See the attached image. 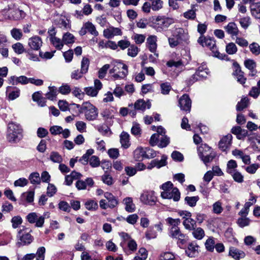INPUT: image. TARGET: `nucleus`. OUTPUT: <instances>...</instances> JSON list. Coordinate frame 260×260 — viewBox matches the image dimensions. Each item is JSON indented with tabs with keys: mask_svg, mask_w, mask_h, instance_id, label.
Instances as JSON below:
<instances>
[{
	"mask_svg": "<svg viewBox=\"0 0 260 260\" xmlns=\"http://www.w3.org/2000/svg\"><path fill=\"white\" fill-rule=\"evenodd\" d=\"M142 152H144V148L142 147L137 148L134 152L135 158L137 160H139L141 158H145V154L142 153Z\"/></svg>",
	"mask_w": 260,
	"mask_h": 260,
	"instance_id": "54",
	"label": "nucleus"
},
{
	"mask_svg": "<svg viewBox=\"0 0 260 260\" xmlns=\"http://www.w3.org/2000/svg\"><path fill=\"white\" fill-rule=\"evenodd\" d=\"M166 165V157L163 155L162 158L160 160L155 159L152 160L150 163L148 165L147 169L151 170L154 167H157L160 168L161 167Z\"/></svg>",
	"mask_w": 260,
	"mask_h": 260,
	"instance_id": "17",
	"label": "nucleus"
},
{
	"mask_svg": "<svg viewBox=\"0 0 260 260\" xmlns=\"http://www.w3.org/2000/svg\"><path fill=\"white\" fill-rule=\"evenodd\" d=\"M50 159L54 162L60 163L62 161L61 156L57 152L53 151L50 155Z\"/></svg>",
	"mask_w": 260,
	"mask_h": 260,
	"instance_id": "48",
	"label": "nucleus"
},
{
	"mask_svg": "<svg viewBox=\"0 0 260 260\" xmlns=\"http://www.w3.org/2000/svg\"><path fill=\"white\" fill-rule=\"evenodd\" d=\"M251 12L255 18L260 19V2L253 3L251 5Z\"/></svg>",
	"mask_w": 260,
	"mask_h": 260,
	"instance_id": "25",
	"label": "nucleus"
},
{
	"mask_svg": "<svg viewBox=\"0 0 260 260\" xmlns=\"http://www.w3.org/2000/svg\"><path fill=\"white\" fill-rule=\"evenodd\" d=\"M250 51L255 55L260 54V46L256 43L253 42L249 46Z\"/></svg>",
	"mask_w": 260,
	"mask_h": 260,
	"instance_id": "44",
	"label": "nucleus"
},
{
	"mask_svg": "<svg viewBox=\"0 0 260 260\" xmlns=\"http://www.w3.org/2000/svg\"><path fill=\"white\" fill-rule=\"evenodd\" d=\"M239 22L243 28L246 29L250 24V18L249 17H245L241 18Z\"/></svg>",
	"mask_w": 260,
	"mask_h": 260,
	"instance_id": "60",
	"label": "nucleus"
},
{
	"mask_svg": "<svg viewBox=\"0 0 260 260\" xmlns=\"http://www.w3.org/2000/svg\"><path fill=\"white\" fill-rule=\"evenodd\" d=\"M110 68V64H106L101 68L99 72V78L100 79H103L105 77L108 70Z\"/></svg>",
	"mask_w": 260,
	"mask_h": 260,
	"instance_id": "55",
	"label": "nucleus"
},
{
	"mask_svg": "<svg viewBox=\"0 0 260 260\" xmlns=\"http://www.w3.org/2000/svg\"><path fill=\"white\" fill-rule=\"evenodd\" d=\"M32 50L31 49H28L26 51V53H27V56L28 57V58L31 60L35 61H39V58L38 57V55L35 54L32 52Z\"/></svg>",
	"mask_w": 260,
	"mask_h": 260,
	"instance_id": "61",
	"label": "nucleus"
},
{
	"mask_svg": "<svg viewBox=\"0 0 260 260\" xmlns=\"http://www.w3.org/2000/svg\"><path fill=\"white\" fill-rule=\"evenodd\" d=\"M237 162L234 160H230L228 161L227 164V172L229 174L233 173V169L237 168Z\"/></svg>",
	"mask_w": 260,
	"mask_h": 260,
	"instance_id": "56",
	"label": "nucleus"
},
{
	"mask_svg": "<svg viewBox=\"0 0 260 260\" xmlns=\"http://www.w3.org/2000/svg\"><path fill=\"white\" fill-rule=\"evenodd\" d=\"M125 205V209L128 212H133L135 210V205L133 202L132 198L127 197L123 200Z\"/></svg>",
	"mask_w": 260,
	"mask_h": 260,
	"instance_id": "26",
	"label": "nucleus"
},
{
	"mask_svg": "<svg viewBox=\"0 0 260 260\" xmlns=\"http://www.w3.org/2000/svg\"><path fill=\"white\" fill-rule=\"evenodd\" d=\"M192 235L193 237L198 240L202 239L205 236L204 231L201 228H197L193 230Z\"/></svg>",
	"mask_w": 260,
	"mask_h": 260,
	"instance_id": "39",
	"label": "nucleus"
},
{
	"mask_svg": "<svg viewBox=\"0 0 260 260\" xmlns=\"http://www.w3.org/2000/svg\"><path fill=\"white\" fill-rule=\"evenodd\" d=\"M244 64L247 69L251 71L252 76H254L256 74L255 68L256 63L254 60L251 59H246L244 62Z\"/></svg>",
	"mask_w": 260,
	"mask_h": 260,
	"instance_id": "21",
	"label": "nucleus"
},
{
	"mask_svg": "<svg viewBox=\"0 0 260 260\" xmlns=\"http://www.w3.org/2000/svg\"><path fill=\"white\" fill-rule=\"evenodd\" d=\"M198 42L203 47L209 48L214 53V55L221 59H228V56L226 54H222L216 51L215 41L213 38L201 36L198 40Z\"/></svg>",
	"mask_w": 260,
	"mask_h": 260,
	"instance_id": "3",
	"label": "nucleus"
},
{
	"mask_svg": "<svg viewBox=\"0 0 260 260\" xmlns=\"http://www.w3.org/2000/svg\"><path fill=\"white\" fill-rule=\"evenodd\" d=\"M28 178L31 183L33 184H39L41 182L40 175L37 172H34L30 174Z\"/></svg>",
	"mask_w": 260,
	"mask_h": 260,
	"instance_id": "35",
	"label": "nucleus"
},
{
	"mask_svg": "<svg viewBox=\"0 0 260 260\" xmlns=\"http://www.w3.org/2000/svg\"><path fill=\"white\" fill-rule=\"evenodd\" d=\"M26 219L30 223H36V226L42 227L44 223L45 217L43 216H38L36 212H31L26 216Z\"/></svg>",
	"mask_w": 260,
	"mask_h": 260,
	"instance_id": "9",
	"label": "nucleus"
},
{
	"mask_svg": "<svg viewBox=\"0 0 260 260\" xmlns=\"http://www.w3.org/2000/svg\"><path fill=\"white\" fill-rule=\"evenodd\" d=\"M248 104V99L247 98H242L240 102H238L236 106V110L238 111L243 110L246 108Z\"/></svg>",
	"mask_w": 260,
	"mask_h": 260,
	"instance_id": "38",
	"label": "nucleus"
},
{
	"mask_svg": "<svg viewBox=\"0 0 260 260\" xmlns=\"http://www.w3.org/2000/svg\"><path fill=\"white\" fill-rule=\"evenodd\" d=\"M62 42L66 45L73 44L75 42V37L72 34L66 32L63 35Z\"/></svg>",
	"mask_w": 260,
	"mask_h": 260,
	"instance_id": "32",
	"label": "nucleus"
},
{
	"mask_svg": "<svg viewBox=\"0 0 260 260\" xmlns=\"http://www.w3.org/2000/svg\"><path fill=\"white\" fill-rule=\"evenodd\" d=\"M225 50L226 53L229 54H234L237 51V48L234 43H230L226 45Z\"/></svg>",
	"mask_w": 260,
	"mask_h": 260,
	"instance_id": "41",
	"label": "nucleus"
},
{
	"mask_svg": "<svg viewBox=\"0 0 260 260\" xmlns=\"http://www.w3.org/2000/svg\"><path fill=\"white\" fill-rule=\"evenodd\" d=\"M140 201L146 205H153L156 201V198L153 191H144L140 196Z\"/></svg>",
	"mask_w": 260,
	"mask_h": 260,
	"instance_id": "11",
	"label": "nucleus"
},
{
	"mask_svg": "<svg viewBox=\"0 0 260 260\" xmlns=\"http://www.w3.org/2000/svg\"><path fill=\"white\" fill-rule=\"evenodd\" d=\"M250 222V220L248 218L241 217L238 219L237 223L240 228H244L249 225Z\"/></svg>",
	"mask_w": 260,
	"mask_h": 260,
	"instance_id": "45",
	"label": "nucleus"
},
{
	"mask_svg": "<svg viewBox=\"0 0 260 260\" xmlns=\"http://www.w3.org/2000/svg\"><path fill=\"white\" fill-rule=\"evenodd\" d=\"M162 5L161 0H154L151 3V8L153 11H158L162 8Z\"/></svg>",
	"mask_w": 260,
	"mask_h": 260,
	"instance_id": "52",
	"label": "nucleus"
},
{
	"mask_svg": "<svg viewBox=\"0 0 260 260\" xmlns=\"http://www.w3.org/2000/svg\"><path fill=\"white\" fill-rule=\"evenodd\" d=\"M42 43L41 38L38 36L31 37L28 41L29 49L34 50H39L42 45Z\"/></svg>",
	"mask_w": 260,
	"mask_h": 260,
	"instance_id": "14",
	"label": "nucleus"
},
{
	"mask_svg": "<svg viewBox=\"0 0 260 260\" xmlns=\"http://www.w3.org/2000/svg\"><path fill=\"white\" fill-rule=\"evenodd\" d=\"M85 206L88 210H95L98 208V203L92 200H89L86 202Z\"/></svg>",
	"mask_w": 260,
	"mask_h": 260,
	"instance_id": "42",
	"label": "nucleus"
},
{
	"mask_svg": "<svg viewBox=\"0 0 260 260\" xmlns=\"http://www.w3.org/2000/svg\"><path fill=\"white\" fill-rule=\"evenodd\" d=\"M225 29L229 34L232 36H237L239 32L237 26L234 22H230L225 27Z\"/></svg>",
	"mask_w": 260,
	"mask_h": 260,
	"instance_id": "20",
	"label": "nucleus"
},
{
	"mask_svg": "<svg viewBox=\"0 0 260 260\" xmlns=\"http://www.w3.org/2000/svg\"><path fill=\"white\" fill-rule=\"evenodd\" d=\"M71 106H74L79 109V112L84 114L86 119L89 121L95 120L98 116V109L94 105L88 102H84L81 105L75 103Z\"/></svg>",
	"mask_w": 260,
	"mask_h": 260,
	"instance_id": "1",
	"label": "nucleus"
},
{
	"mask_svg": "<svg viewBox=\"0 0 260 260\" xmlns=\"http://www.w3.org/2000/svg\"><path fill=\"white\" fill-rule=\"evenodd\" d=\"M171 157L173 160L181 162L184 159L183 154L177 151H174L171 154Z\"/></svg>",
	"mask_w": 260,
	"mask_h": 260,
	"instance_id": "53",
	"label": "nucleus"
},
{
	"mask_svg": "<svg viewBox=\"0 0 260 260\" xmlns=\"http://www.w3.org/2000/svg\"><path fill=\"white\" fill-rule=\"evenodd\" d=\"M23 130L19 124L14 122H10L8 125L7 139L10 143H16L22 138Z\"/></svg>",
	"mask_w": 260,
	"mask_h": 260,
	"instance_id": "2",
	"label": "nucleus"
},
{
	"mask_svg": "<svg viewBox=\"0 0 260 260\" xmlns=\"http://www.w3.org/2000/svg\"><path fill=\"white\" fill-rule=\"evenodd\" d=\"M49 91L46 94V98L49 100H54L56 98L58 90L55 86H49L48 87Z\"/></svg>",
	"mask_w": 260,
	"mask_h": 260,
	"instance_id": "27",
	"label": "nucleus"
},
{
	"mask_svg": "<svg viewBox=\"0 0 260 260\" xmlns=\"http://www.w3.org/2000/svg\"><path fill=\"white\" fill-rule=\"evenodd\" d=\"M47 194L51 197L54 196L57 191V188L53 184L49 183L47 189Z\"/></svg>",
	"mask_w": 260,
	"mask_h": 260,
	"instance_id": "59",
	"label": "nucleus"
},
{
	"mask_svg": "<svg viewBox=\"0 0 260 260\" xmlns=\"http://www.w3.org/2000/svg\"><path fill=\"white\" fill-rule=\"evenodd\" d=\"M159 143L158 146L160 148L166 147L170 143V138L167 136H162L159 138Z\"/></svg>",
	"mask_w": 260,
	"mask_h": 260,
	"instance_id": "47",
	"label": "nucleus"
},
{
	"mask_svg": "<svg viewBox=\"0 0 260 260\" xmlns=\"http://www.w3.org/2000/svg\"><path fill=\"white\" fill-rule=\"evenodd\" d=\"M159 260H175V257L171 252H165L160 255Z\"/></svg>",
	"mask_w": 260,
	"mask_h": 260,
	"instance_id": "58",
	"label": "nucleus"
},
{
	"mask_svg": "<svg viewBox=\"0 0 260 260\" xmlns=\"http://www.w3.org/2000/svg\"><path fill=\"white\" fill-rule=\"evenodd\" d=\"M161 197L163 199H173L174 201L178 202L180 198V192L177 187H174L170 190L161 192Z\"/></svg>",
	"mask_w": 260,
	"mask_h": 260,
	"instance_id": "10",
	"label": "nucleus"
},
{
	"mask_svg": "<svg viewBox=\"0 0 260 260\" xmlns=\"http://www.w3.org/2000/svg\"><path fill=\"white\" fill-rule=\"evenodd\" d=\"M183 224L186 230L192 231L194 230L197 226V221L190 217H183Z\"/></svg>",
	"mask_w": 260,
	"mask_h": 260,
	"instance_id": "19",
	"label": "nucleus"
},
{
	"mask_svg": "<svg viewBox=\"0 0 260 260\" xmlns=\"http://www.w3.org/2000/svg\"><path fill=\"white\" fill-rule=\"evenodd\" d=\"M139 218L138 216L136 214L128 215L126 218V221L129 224H135Z\"/></svg>",
	"mask_w": 260,
	"mask_h": 260,
	"instance_id": "63",
	"label": "nucleus"
},
{
	"mask_svg": "<svg viewBox=\"0 0 260 260\" xmlns=\"http://www.w3.org/2000/svg\"><path fill=\"white\" fill-rule=\"evenodd\" d=\"M215 156L216 153L213 151L212 152H210L209 154H206L205 156H203V157H201L200 158L206 165H207L208 163L213 160Z\"/></svg>",
	"mask_w": 260,
	"mask_h": 260,
	"instance_id": "36",
	"label": "nucleus"
},
{
	"mask_svg": "<svg viewBox=\"0 0 260 260\" xmlns=\"http://www.w3.org/2000/svg\"><path fill=\"white\" fill-rule=\"evenodd\" d=\"M150 106L151 104L149 101H148L147 102H145L144 100L139 99L135 103V109L134 110L130 111L129 114L132 116H134L136 114V110L144 111L146 109V108L149 109L150 108Z\"/></svg>",
	"mask_w": 260,
	"mask_h": 260,
	"instance_id": "12",
	"label": "nucleus"
},
{
	"mask_svg": "<svg viewBox=\"0 0 260 260\" xmlns=\"http://www.w3.org/2000/svg\"><path fill=\"white\" fill-rule=\"evenodd\" d=\"M50 41L53 46L58 50H61L63 46V43L62 40L57 37H51Z\"/></svg>",
	"mask_w": 260,
	"mask_h": 260,
	"instance_id": "33",
	"label": "nucleus"
},
{
	"mask_svg": "<svg viewBox=\"0 0 260 260\" xmlns=\"http://www.w3.org/2000/svg\"><path fill=\"white\" fill-rule=\"evenodd\" d=\"M143 154H145V158H152L156 156L157 152L153 149L146 147L144 148V152H143Z\"/></svg>",
	"mask_w": 260,
	"mask_h": 260,
	"instance_id": "40",
	"label": "nucleus"
},
{
	"mask_svg": "<svg viewBox=\"0 0 260 260\" xmlns=\"http://www.w3.org/2000/svg\"><path fill=\"white\" fill-rule=\"evenodd\" d=\"M232 138L231 134L222 137L218 143L219 148L222 151H226L229 149L232 144Z\"/></svg>",
	"mask_w": 260,
	"mask_h": 260,
	"instance_id": "13",
	"label": "nucleus"
},
{
	"mask_svg": "<svg viewBox=\"0 0 260 260\" xmlns=\"http://www.w3.org/2000/svg\"><path fill=\"white\" fill-rule=\"evenodd\" d=\"M11 222L12 223V227L14 229H16L22 223V219L20 216H16L12 218Z\"/></svg>",
	"mask_w": 260,
	"mask_h": 260,
	"instance_id": "57",
	"label": "nucleus"
},
{
	"mask_svg": "<svg viewBox=\"0 0 260 260\" xmlns=\"http://www.w3.org/2000/svg\"><path fill=\"white\" fill-rule=\"evenodd\" d=\"M90 61L89 59L85 57H83L81 63V71L84 74H86L88 70Z\"/></svg>",
	"mask_w": 260,
	"mask_h": 260,
	"instance_id": "30",
	"label": "nucleus"
},
{
	"mask_svg": "<svg viewBox=\"0 0 260 260\" xmlns=\"http://www.w3.org/2000/svg\"><path fill=\"white\" fill-rule=\"evenodd\" d=\"M84 92L89 96H96L99 91L94 87H88L84 88Z\"/></svg>",
	"mask_w": 260,
	"mask_h": 260,
	"instance_id": "51",
	"label": "nucleus"
},
{
	"mask_svg": "<svg viewBox=\"0 0 260 260\" xmlns=\"http://www.w3.org/2000/svg\"><path fill=\"white\" fill-rule=\"evenodd\" d=\"M12 47L14 52L18 54H21L24 52L25 53L27 50L24 48L23 44L19 42H17L12 45Z\"/></svg>",
	"mask_w": 260,
	"mask_h": 260,
	"instance_id": "31",
	"label": "nucleus"
},
{
	"mask_svg": "<svg viewBox=\"0 0 260 260\" xmlns=\"http://www.w3.org/2000/svg\"><path fill=\"white\" fill-rule=\"evenodd\" d=\"M198 151L200 158L203 157V156H205L206 154L213 152L211 148L206 144H202L199 147Z\"/></svg>",
	"mask_w": 260,
	"mask_h": 260,
	"instance_id": "22",
	"label": "nucleus"
},
{
	"mask_svg": "<svg viewBox=\"0 0 260 260\" xmlns=\"http://www.w3.org/2000/svg\"><path fill=\"white\" fill-rule=\"evenodd\" d=\"M179 106L180 109L186 113L190 112L191 107V101L188 95L183 94L179 100Z\"/></svg>",
	"mask_w": 260,
	"mask_h": 260,
	"instance_id": "8",
	"label": "nucleus"
},
{
	"mask_svg": "<svg viewBox=\"0 0 260 260\" xmlns=\"http://www.w3.org/2000/svg\"><path fill=\"white\" fill-rule=\"evenodd\" d=\"M6 94L8 95L9 100H14L19 97L20 90L16 87L8 86L6 91Z\"/></svg>",
	"mask_w": 260,
	"mask_h": 260,
	"instance_id": "16",
	"label": "nucleus"
},
{
	"mask_svg": "<svg viewBox=\"0 0 260 260\" xmlns=\"http://www.w3.org/2000/svg\"><path fill=\"white\" fill-rule=\"evenodd\" d=\"M170 236L177 240V243L179 247L185 244L188 239L187 236L182 233L178 226H172L170 231Z\"/></svg>",
	"mask_w": 260,
	"mask_h": 260,
	"instance_id": "5",
	"label": "nucleus"
},
{
	"mask_svg": "<svg viewBox=\"0 0 260 260\" xmlns=\"http://www.w3.org/2000/svg\"><path fill=\"white\" fill-rule=\"evenodd\" d=\"M161 93L163 94H168L172 89L169 82H165L160 84Z\"/></svg>",
	"mask_w": 260,
	"mask_h": 260,
	"instance_id": "46",
	"label": "nucleus"
},
{
	"mask_svg": "<svg viewBox=\"0 0 260 260\" xmlns=\"http://www.w3.org/2000/svg\"><path fill=\"white\" fill-rule=\"evenodd\" d=\"M113 68L116 72L112 75L114 80L123 79L128 74V67L122 62H115L114 63Z\"/></svg>",
	"mask_w": 260,
	"mask_h": 260,
	"instance_id": "4",
	"label": "nucleus"
},
{
	"mask_svg": "<svg viewBox=\"0 0 260 260\" xmlns=\"http://www.w3.org/2000/svg\"><path fill=\"white\" fill-rule=\"evenodd\" d=\"M120 143L121 146L126 149L130 146V143L129 141V135L126 132H123L120 135Z\"/></svg>",
	"mask_w": 260,
	"mask_h": 260,
	"instance_id": "23",
	"label": "nucleus"
},
{
	"mask_svg": "<svg viewBox=\"0 0 260 260\" xmlns=\"http://www.w3.org/2000/svg\"><path fill=\"white\" fill-rule=\"evenodd\" d=\"M27 183L28 180L24 178H21L16 180L14 183V185L15 186L23 187L26 185Z\"/></svg>",
	"mask_w": 260,
	"mask_h": 260,
	"instance_id": "64",
	"label": "nucleus"
},
{
	"mask_svg": "<svg viewBox=\"0 0 260 260\" xmlns=\"http://www.w3.org/2000/svg\"><path fill=\"white\" fill-rule=\"evenodd\" d=\"M156 37L150 36L147 39V45L150 52L155 53L157 48Z\"/></svg>",
	"mask_w": 260,
	"mask_h": 260,
	"instance_id": "18",
	"label": "nucleus"
},
{
	"mask_svg": "<svg viewBox=\"0 0 260 260\" xmlns=\"http://www.w3.org/2000/svg\"><path fill=\"white\" fill-rule=\"evenodd\" d=\"M17 237L18 238L17 244L19 247L29 244L33 240V237L29 233L26 232L24 229L19 231Z\"/></svg>",
	"mask_w": 260,
	"mask_h": 260,
	"instance_id": "6",
	"label": "nucleus"
},
{
	"mask_svg": "<svg viewBox=\"0 0 260 260\" xmlns=\"http://www.w3.org/2000/svg\"><path fill=\"white\" fill-rule=\"evenodd\" d=\"M46 249L43 246L39 247L37 251L36 256L37 260H44Z\"/></svg>",
	"mask_w": 260,
	"mask_h": 260,
	"instance_id": "50",
	"label": "nucleus"
},
{
	"mask_svg": "<svg viewBox=\"0 0 260 260\" xmlns=\"http://www.w3.org/2000/svg\"><path fill=\"white\" fill-rule=\"evenodd\" d=\"M222 204L220 201H217L213 205V212L216 214H220L223 211Z\"/></svg>",
	"mask_w": 260,
	"mask_h": 260,
	"instance_id": "49",
	"label": "nucleus"
},
{
	"mask_svg": "<svg viewBox=\"0 0 260 260\" xmlns=\"http://www.w3.org/2000/svg\"><path fill=\"white\" fill-rule=\"evenodd\" d=\"M11 35L16 40H20L22 37L21 29L16 28H14L11 30Z\"/></svg>",
	"mask_w": 260,
	"mask_h": 260,
	"instance_id": "43",
	"label": "nucleus"
},
{
	"mask_svg": "<svg viewBox=\"0 0 260 260\" xmlns=\"http://www.w3.org/2000/svg\"><path fill=\"white\" fill-rule=\"evenodd\" d=\"M205 247L207 250L209 251L212 252L215 248V241L214 238H209L205 242Z\"/></svg>",
	"mask_w": 260,
	"mask_h": 260,
	"instance_id": "37",
	"label": "nucleus"
},
{
	"mask_svg": "<svg viewBox=\"0 0 260 260\" xmlns=\"http://www.w3.org/2000/svg\"><path fill=\"white\" fill-rule=\"evenodd\" d=\"M198 196L188 197L187 196L184 199L185 204L191 207H194L196 206L197 202L199 200Z\"/></svg>",
	"mask_w": 260,
	"mask_h": 260,
	"instance_id": "28",
	"label": "nucleus"
},
{
	"mask_svg": "<svg viewBox=\"0 0 260 260\" xmlns=\"http://www.w3.org/2000/svg\"><path fill=\"white\" fill-rule=\"evenodd\" d=\"M198 246H196L193 243H190L187 249L185 250L186 254L190 257H194L196 254L197 253V249Z\"/></svg>",
	"mask_w": 260,
	"mask_h": 260,
	"instance_id": "29",
	"label": "nucleus"
},
{
	"mask_svg": "<svg viewBox=\"0 0 260 260\" xmlns=\"http://www.w3.org/2000/svg\"><path fill=\"white\" fill-rule=\"evenodd\" d=\"M229 254L235 260H239L240 258H244L245 256V253L242 250L234 247L230 248Z\"/></svg>",
	"mask_w": 260,
	"mask_h": 260,
	"instance_id": "15",
	"label": "nucleus"
},
{
	"mask_svg": "<svg viewBox=\"0 0 260 260\" xmlns=\"http://www.w3.org/2000/svg\"><path fill=\"white\" fill-rule=\"evenodd\" d=\"M84 26L85 27V28H86V30H87L91 35L94 36H97L98 35L99 33L96 30L95 27L91 22H86L84 24Z\"/></svg>",
	"mask_w": 260,
	"mask_h": 260,
	"instance_id": "34",
	"label": "nucleus"
},
{
	"mask_svg": "<svg viewBox=\"0 0 260 260\" xmlns=\"http://www.w3.org/2000/svg\"><path fill=\"white\" fill-rule=\"evenodd\" d=\"M11 17L14 20H19L23 19L25 17V12L18 9H14L11 13Z\"/></svg>",
	"mask_w": 260,
	"mask_h": 260,
	"instance_id": "24",
	"label": "nucleus"
},
{
	"mask_svg": "<svg viewBox=\"0 0 260 260\" xmlns=\"http://www.w3.org/2000/svg\"><path fill=\"white\" fill-rule=\"evenodd\" d=\"M138 48L135 46H132L127 50V55L131 57H135L138 53Z\"/></svg>",
	"mask_w": 260,
	"mask_h": 260,
	"instance_id": "62",
	"label": "nucleus"
},
{
	"mask_svg": "<svg viewBox=\"0 0 260 260\" xmlns=\"http://www.w3.org/2000/svg\"><path fill=\"white\" fill-rule=\"evenodd\" d=\"M153 23L158 27L160 28H167L171 24L174 23L172 18L166 17L165 16H157L155 18L153 17L152 19Z\"/></svg>",
	"mask_w": 260,
	"mask_h": 260,
	"instance_id": "7",
	"label": "nucleus"
}]
</instances>
